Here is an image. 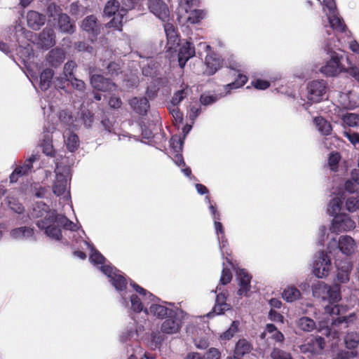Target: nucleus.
<instances>
[{"mask_svg":"<svg viewBox=\"0 0 359 359\" xmlns=\"http://www.w3.org/2000/svg\"><path fill=\"white\" fill-rule=\"evenodd\" d=\"M201 112L200 104L195 102L189 105L187 116L189 118L194 122Z\"/></svg>","mask_w":359,"mask_h":359,"instance_id":"53","label":"nucleus"},{"mask_svg":"<svg viewBox=\"0 0 359 359\" xmlns=\"http://www.w3.org/2000/svg\"><path fill=\"white\" fill-rule=\"evenodd\" d=\"M140 65L142 67V74L146 76H152L157 69V65L152 57L144 58L140 62Z\"/></svg>","mask_w":359,"mask_h":359,"instance_id":"35","label":"nucleus"},{"mask_svg":"<svg viewBox=\"0 0 359 359\" xmlns=\"http://www.w3.org/2000/svg\"><path fill=\"white\" fill-rule=\"evenodd\" d=\"M345 189L350 192L357 191L359 187V170H354L351 172V179L345 183Z\"/></svg>","mask_w":359,"mask_h":359,"instance_id":"39","label":"nucleus"},{"mask_svg":"<svg viewBox=\"0 0 359 359\" xmlns=\"http://www.w3.org/2000/svg\"><path fill=\"white\" fill-rule=\"evenodd\" d=\"M319 326V331L322 332L323 334L326 335L327 337H332L333 339H338L339 338V333L337 327L339 326L346 327L347 321L344 317H338L337 319L332 320L331 327H329L327 325L326 327H324L321 323H320Z\"/></svg>","mask_w":359,"mask_h":359,"instance_id":"19","label":"nucleus"},{"mask_svg":"<svg viewBox=\"0 0 359 359\" xmlns=\"http://www.w3.org/2000/svg\"><path fill=\"white\" fill-rule=\"evenodd\" d=\"M336 246L339 251L346 256H351L355 253L357 245L355 240L349 236H341L338 241L332 239L327 245L329 252H332V248Z\"/></svg>","mask_w":359,"mask_h":359,"instance_id":"8","label":"nucleus"},{"mask_svg":"<svg viewBox=\"0 0 359 359\" xmlns=\"http://www.w3.org/2000/svg\"><path fill=\"white\" fill-rule=\"evenodd\" d=\"M177 313L174 311V314L169 315L161 325L160 330L165 334H175L180 332L182 322L176 317Z\"/></svg>","mask_w":359,"mask_h":359,"instance_id":"12","label":"nucleus"},{"mask_svg":"<svg viewBox=\"0 0 359 359\" xmlns=\"http://www.w3.org/2000/svg\"><path fill=\"white\" fill-rule=\"evenodd\" d=\"M90 83L93 88L100 91L112 92L116 89L114 83L100 74H93L90 76Z\"/></svg>","mask_w":359,"mask_h":359,"instance_id":"20","label":"nucleus"},{"mask_svg":"<svg viewBox=\"0 0 359 359\" xmlns=\"http://www.w3.org/2000/svg\"><path fill=\"white\" fill-rule=\"evenodd\" d=\"M63 138L65 144L69 151L74 152L79 147V138L76 134L71 131V129L66 130L64 132Z\"/></svg>","mask_w":359,"mask_h":359,"instance_id":"29","label":"nucleus"},{"mask_svg":"<svg viewBox=\"0 0 359 359\" xmlns=\"http://www.w3.org/2000/svg\"><path fill=\"white\" fill-rule=\"evenodd\" d=\"M213 292L217 293L216 297V304L213 308L212 312L208 313V316L210 317L213 313L217 315L222 314L224 311H227L230 309V306L226 303V299L228 296L226 290H222L220 285H217L215 290H212Z\"/></svg>","mask_w":359,"mask_h":359,"instance_id":"13","label":"nucleus"},{"mask_svg":"<svg viewBox=\"0 0 359 359\" xmlns=\"http://www.w3.org/2000/svg\"><path fill=\"white\" fill-rule=\"evenodd\" d=\"M76 118L80 121V125L83 123L87 128L91 126L93 121V114L87 109H81V111L78 113V117Z\"/></svg>","mask_w":359,"mask_h":359,"instance_id":"47","label":"nucleus"},{"mask_svg":"<svg viewBox=\"0 0 359 359\" xmlns=\"http://www.w3.org/2000/svg\"><path fill=\"white\" fill-rule=\"evenodd\" d=\"M15 34L16 36V39L19 41V38L21 36H25V38L32 40L34 33L32 32L28 31L25 29V27H22L20 22L17 23L15 26Z\"/></svg>","mask_w":359,"mask_h":359,"instance_id":"49","label":"nucleus"},{"mask_svg":"<svg viewBox=\"0 0 359 359\" xmlns=\"http://www.w3.org/2000/svg\"><path fill=\"white\" fill-rule=\"evenodd\" d=\"M59 119L60 123L69 129H77L80 126V121L76 117H74L67 110H62L59 113Z\"/></svg>","mask_w":359,"mask_h":359,"instance_id":"27","label":"nucleus"},{"mask_svg":"<svg viewBox=\"0 0 359 359\" xmlns=\"http://www.w3.org/2000/svg\"><path fill=\"white\" fill-rule=\"evenodd\" d=\"M12 238L18 241L27 240L34 236L33 228L28 226H21L12 229L10 232Z\"/></svg>","mask_w":359,"mask_h":359,"instance_id":"30","label":"nucleus"},{"mask_svg":"<svg viewBox=\"0 0 359 359\" xmlns=\"http://www.w3.org/2000/svg\"><path fill=\"white\" fill-rule=\"evenodd\" d=\"M6 203L10 209L14 212L21 214L25 210L23 205L19 203L18 199L14 195L9 194L6 197Z\"/></svg>","mask_w":359,"mask_h":359,"instance_id":"42","label":"nucleus"},{"mask_svg":"<svg viewBox=\"0 0 359 359\" xmlns=\"http://www.w3.org/2000/svg\"><path fill=\"white\" fill-rule=\"evenodd\" d=\"M43 152L48 156H54L55 149L52 144V137L49 134L44 135L42 143Z\"/></svg>","mask_w":359,"mask_h":359,"instance_id":"46","label":"nucleus"},{"mask_svg":"<svg viewBox=\"0 0 359 359\" xmlns=\"http://www.w3.org/2000/svg\"><path fill=\"white\" fill-rule=\"evenodd\" d=\"M168 109L176 123H180L183 120V114L180 111L178 106L168 104Z\"/></svg>","mask_w":359,"mask_h":359,"instance_id":"56","label":"nucleus"},{"mask_svg":"<svg viewBox=\"0 0 359 359\" xmlns=\"http://www.w3.org/2000/svg\"><path fill=\"white\" fill-rule=\"evenodd\" d=\"M126 15V10L123 8L120 9V11L117 12L107 24V26L109 28H115L116 29L121 30L122 27V22Z\"/></svg>","mask_w":359,"mask_h":359,"instance_id":"40","label":"nucleus"},{"mask_svg":"<svg viewBox=\"0 0 359 359\" xmlns=\"http://www.w3.org/2000/svg\"><path fill=\"white\" fill-rule=\"evenodd\" d=\"M346 210L349 212L359 211V197L350 196L346 201Z\"/></svg>","mask_w":359,"mask_h":359,"instance_id":"55","label":"nucleus"},{"mask_svg":"<svg viewBox=\"0 0 359 359\" xmlns=\"http://www.w3.org/2000/svg\"><path fill=\"white\" fill-rule=\"evenodd\" d=\"M47 13L53 20L57 19L61 32L67 33L74 32V25L71 23L69 17L67 14L61 13L60 8L55 4H50L48 5Z\"/></svg>","mask_w":359,"mask_h":359,"instance_id":"10","label":"nucleus"},{"mask_svg":"<svg viewBox=\"0 0 359 359\" xmlns=\"http://www.w3.org/2000/svg\"><path fill=\"white\" fill-rule=\"evenodd\" d=\"M164 30L167 37L166 51L170 53L177 52V48L180 43L174 26L170 23H166L164 25Z\"/></svg>","mask_w":359,"mask_h":359,"instance_id":"15","label":"nucleus"},{"mask_svg":"<svg viewBox=\"0 0 359 359\" xmlns=\"http://www.w3.org/2000/svg\"><path fill=\"white\" fill-rule=\"evenodd\" d=\"M353 357L354 355L352 352L341 350L338 351L337 353L333 354L332 359H351Z\"/></svg>","mask_w":359,"mask_h":359,"instance_id":"63","label":"nucleus"},{"mask_svg":"<svg viewBox=\"0 0 359 359\" xmlns=\"http://www.w3.org/2000/svg\"><path fill=\"white\" fill-rule=\"evenodd\" d=\"M335 264L337 269V280L341 283L348 282L352 269L351 262L348 259L344 261L336 259Z\"/></svg>","mask_w":359,"mask_h":359,"instance_id":"22","label":"nucleus"},{"mask_svg":"<svg viewBox=\"0 0 359 359\" xmlns=\"http://www.w3.org/2000/svg\"><path fill=\"white\" fill-rule=\"evenodd\" d=\"M69 81H71L72 86L74 89L78 90L80 92H83L86 88V84L82 80L74 77Z\"/></svg>","mask_w":359,"mask_h":359,"instance_id":"64","label":"nucleus"},{"mask_svg":"<svg viewBox=\"0 0 359 359\" xmlns=\"http://www.w3.org/2000/svg\"><path fill=\"white\" fill-rule=\"evenodd\" d=\"M83 244L90 250L89 259L90 262L107 277L109 281L119 294L120 303L123 306L130 309L136 313L143 311L147 316L151 315L159 319L174 314V310L168 308L164 304H159L160 299L154 294L135 283L130 281V285L137 294L133 293L128 290L123 273L112 266L92 244L86 241H83Z\"/></svg>","mask_w":359,"mask_h":359,"instance_id":"1","label":"nucleus"},{"mask_svg":"<svg viewBox=\"0 0 359 359\" xmlns=\"http://www.w3.org/2000/svg\"><path fill=\"white\" fill-rule=\"evenodd\" d=\"M38 159L39 156L37 154H32L25 161L23 165L17 167L10 175L11 182H16L20 177L31 172L33 168L32 163Z\"/></svg>","mask_w":359,"mask_h":359,"instance_id":"17","label":"nucleus"},{"mask_svg":"<svg viewBox=\"0 0 359 359\" xmlns=\"http://www.w3.org/2000/svg\"><path fill=\"white\" fill-rule=\"evenodd\" d=\"M323 6V11L327 17L329 29L326 30L327 34L330 36L325 41L324 50L330 55V59L325 65L320 68V72L329 76L337 75L342 70L341 59L342 55L336 50H340L333 32H342L346 29V25L343 20L338 16L337 7L334 0H317Z\"/></svg>","mask_w":359,"mask_h":359,"instance_id":"2","label":"nucleus"},{"mask_svg":"<svg viewBox=\"0 0 359 359\" xmlns=\"http://www.w3.org/2000/svg\"><path fill=\"white\" fill-rule=\"evenodd\" d=\"M82 29L96 36L99 32V27L97 23V18L94 15L87 16L82 22Z\"/></svg>","mask_w":359,"mask_h":359,"instance_id":"32","label":"nucleus"},{"mask_svg":"<svg viewBox=\"0 0 359 359\" xmlns=\"http://www.w3.org/2000/svg\"><path fill=\"white\" fill-rule=\"evenodd\" d=\"M313 296L323 300H328L330 304L325 306V312L330 316H337L340 313V309L336 304L341 300L340 286L334 284L330 286L323 281L316 280L311 285Z\"/></svg>","mask_w":359,"mask_h":359,"instance_id":"5","label":"nucleus"},{"mask_svg":"<svg viewBox=\"0 0 359 359\" xmlns=\"http://www.w3.org/2000/svg\"><path fill=\"white\" fill-rule=\"evenodd\" d=\"M56 163L55 180L53 184V192L57 196L65 195L67 201L70 198L68 191V187L71 180L70 168L69 166H62L58 163Z\"/></svg>","mask_w":359,"mask_h":359,"instance_id":"6","label":"nucleus"},{"mask_svg":"<svg viewBox=\"0 0 359 359\" xmlns=\"http://www.w3.org/2000/svg\"><path fill=\"white\" fill-rule=\"evenodd\" d=\"M296 326L303 332H310L316 329V322L311 318L303 316L296 320Z\"/></svg>","mask_w":359,"mask_h":359,"instance_id":"33","label":"nucleus"},{"mask_svg":"<svg viewBox=\"0 0 359 359\" xmlns=\"http://www.w3.org/2000/svg\"><path fill=\"white\" fill-rule=\"evenodd\" d=\"M38 46L42 48L48 49L55 43V35L54 30L51 28H45L38 36Z\"/></svg>","mask_w":359,"mask_h":359,"instance_id":"24","label":"nucleus"},{"mask_svg":"<svg viewBox=\"0 0 359 359\" xmlns=\"http://www.w3.org/2000/svg\"><path fill=\"white\" fill-rule=\"evenodd\" d=\"M227 67L233 69L238 73L236 80L229 84L224 86V89L226 91L224 93H220L219 94H213L210 93H204L200 97L201 104L205 106L212 104L217 102L219 99L231 93V90L237 89L244 86L248 81V77L241 74V72L244 70V65L241 62L237 61L234 56H230L226 62Z\"/></svg>","mask_w":359,"mask_h":359,"instance_id":"4","label":"nucleus"},{"mask_svg":"<svg viewBox=\"0 0 359 359\" xmlns=\"http://www.w3.org/2000/svg\"><path fill=\"white\" fill-rule=\"evenodd\" d=\"M118 7L119 3L116 0L109 1L104 7V13L107 16L114 15L120 11Z\"/></svg>","mask_w":359,"mask_h":359,"instance_id":"51","label":"nucleus"},{"mask_svg":"<svg viewBox=\"0 0 359 359\" xmlns=\"http://www.w3.org/2000/svg\"><path fill=\"white\" fill-rule=\"evenodd\" d=\"M301 295L299 290L294 285L286 287L282 292V297L287 302H294L300 299Z\"/></svg>","mask_w":359,"mask_h":359,"instance_id":"36","label":"nucleus"},{"mask_svg":"<svg viewBox=\"0 0 359 359\" xmlns=\"http://www.w3.org/2000/svg\"><path fill=\"white\" fill-rule=\"evenodd\" d=\"M238 321H233L229 328L221 334V339L225 340H229L230 339H231L234 336V334L238 332Z\"/></svg>","mask_w":359,"mask_h":359,"instance_id":"52","label":"nucleus"},{"mask_svg":"<svg viewBox=\"0 0 359 359\" xmlns=\"http://www.w3.org/2000/svg\"><path fill=\"white\" fill-rule=\"evenodd\" d=\"M236 276L238 280L239 289L238 294L239 296H248L250 290L251 276L243 269H238L236 271Z\"/></svg>","mask_w":359,"mask_h":359,"instance_id":"21","label":"nucleus"},{"mask_svg":"<svg viewBox=\"0 0 359 359\" xmlns=\"http://www.w3.org/2000/svg\"><path fill=\"white\" fill-rule=\"evenodd\" d=\"M138 337H136V334L134 332V330L131 328H127L120 336V340L122 342H127L132 339H137Z\"/></svg>","mask_w":359,"mask_h":359,"instance_id":"60","label":"nucleus"},{"mask_svg":"<svg viewBox=\"0 0 359 359\" xmlns=\"http://www.w3.org/2000/svg\"><path fill=\"white\" fill-rule=\"evenodd\" d=\"M250 350V344L245 339H240L236 345L235 354L237 356H243L245 353H249Z\"/></svg>","mask_w":359,"mask_h":359,"instance_id":"45","label":"nucleus"},{"mask_svg":"<svg viewBox=\"0 0 359 359\" xmlns=\"http://www.w3.org/2000/svg\"><path fill=\"white\" fill-rule=\"evenodd\" d=\"M26 18L28 27L34 30H39L46 22V16L35 11H28Z\"/></svg>","mask_w":359,"mask_h":359,"instance_id":"26","label":"nucleus"},{"mask_svg":"<svg viewBox=\"0 0 359 359\" xmlns=\"http://www.w3.org/2000/svg\"><path fill=\"white\" fill-rule=\"evenodd\" d=\"M223 60L215 53L207 54L205 63L206 65V74L208 75L214 74L223 65Z\"/></svg>","mask_w":359,"mask_h":359,"instance_id":"25","label":"nucleus"},{"mask_svg":"<svg viewBox=\"0 0 359 359\" xmlns=\"http://www.w3.org/2000/svg\"><path fill=\"white\" fill-rule=\"evenodd\" d=\"M232 278V275L230 269L225 266V263L223 262V269L222 271V275L219 280V283L221 285H226L227 283H230Z\"/></svg>","mask_w":359,"mask_h":359,"instance_id":"58","label":"nucleus"},{"mask_svg":"<svg viewBox=\"0 0 359 359\" xmlns=\"http://www.w3.org/2000/svg\"><path fill=\"white\" fill-rule=\"evenodd\" d=\"M53 77V71L50 69L43 70L40 74L39 88L41 90H46L50 86Z\"/></svg>","mask_w":359,"mask_h":359,"instance_id":"37","label":"nucleus"},{"mask_svg":"<svg viewBox=\"0 0 359 359\" xmlns=\"http://www.w3.org/2000/svg\"><path fill=\"white\" fill-rule=\"evenodd\" d=\"M148 7L151 13L161 20L165 22L169 18V9L162 0H149Z\"/></svg>","mask_w":359,"mask_h":359,"instance_id":"14","label":"nucleus"},{"mask_svg":"<svg viewBox=\"0 0 359 359\" xmlns=\"http://www.w3.org/2000/svg\"><path fill=\"white\" fill-rule=\"evenodd\" d=\"M187 21L191 24H196L199 22L204 17L205 12L203 10L194 9L190 11H188Z\"/></svg>","mask_w":359,"mask_h":359,"instance_id":"48","label":"nucleus"},{"mask_svg":"<svg viewBox=\"0 0 359 359\" xmlns=\"http://www.w3.org/2000/svg\"><path fill=\"white\" fill-rule=\"evenodd\" d=\"M334 113L340 118L343 123L349 127H359V114L355 113H348L339 107H335Z\"/></svg>","mask_w":359,"mask_h":359,"instance_id":"23","label":"nucleus"},{"mask_svg":"<svg viewBox=\"0 0 359 359\" xmlns=\"http://www.w3.org/2000/svg\"><path fill=\"white\" fill-rule=\"evenodd\" d=\"M191 92V88L187 84H182L180 89L177 90L169 104L178 106L180 103L187 97Z\"/></svg>","mask_w":359,"mask_h":359,"instance_id":"34","label":"nucleus"},{"mask_svg":"<svg viewBox=\"0 0 359 359\" xmlns=\"http://www.w3.org/2000/svg\"><path fill=\"white\" fill-rule=\"evenodd\" d=\"M164 334L161 332H159L158 331L152 332L151 334V339L149 341L148 344L151 347V348L155 350L160 348L162 345L163 341H164Z\"/></svg>","mask_w":359,"mask_h":359,"instance_id":"44","label":"nucleus"},{"mask_svg":"<svg viewBox=\"0 0 359 359\" xmlns=\"http://www.w3.org/2000/svg\"><path fill=\"white\" fill-rule=\"evenodd\" d=\"M65 51L61 48L51 50L46 56V60L52 67H57L65 60Z\"/></svg>","mask_w":359,"mask_h":359,"instance_id":"31","label":"nucleus"},{"mask_svg":"<svg viewBox=\"0 0 359 359\" xmlns=\"http://www.w3.org/2000/svg\"><path fill=\"white\" fill-rule=\"evenodd\" d=\"M344 343L347 348H356L359 344V334L356 332H350L344 337Z\"/></svg>","mask_w":359,"mask_h":359,"instance_id":"43","label":"nucleus"},{"mask_svg":"<svg viewBox=\"0 0 359 359\" xmlns=\"http://www.w3.org/2000/svg\"><path fill=\"white\" fill-rule=\"evenodd\" d=\"M341 156L337 152H332L330 154L328 158V165L332 171H336L339 163Z\"/></svg>","mask_w":359,"mask_h":359,"instance_id":"57","label":"nucleus"},{"mask_svg":"<svg viewBox=\"0 0 359 359\" xmlns=\"http://www.w3.org/2000/svg\"><path fill=\"white\" fill-rule=\"evenodd\" d=\"M30 217L37 219L36 225L38 228L43 231L48 238L57 241L62 238L61 227L71 231L79 229L76 224L70 221L65 215L58 214L55 210L50 209L48 205L41 201L33 205Z\"/></svg>","mask_w":359,"mask_h":359,"instance_id":"3","label":"nucleus"},{"mask_svg":"<svg viewBox=\"0 0 359 359\" xmlns=\"http://www.w3.org/2000/svg\"><path fill=\"white\" fill-rule=\"evenodd\" d=\"M355 227V223L346 214H340L335 215L332 219L330 231L333 233H340L343 231H348Z\"/></svg>","mask_w":359,"mask_h":359,"instance_id":"11","label":"nucleus"},{"mask_svg":"<svg viewBox=\"0 0 359 359\" xmlns=\"http://www.w3.org/2000/svg\"><path fill=\"white\" fill-rule=\"evenodd\" d=\"M76 67V65L75 62L71 60L68 61L64 66V79L65 81H69L73 76V72L75 68Z\"/></svg>","mask_w":359,"mask_h":359,"instance_id":"54","label":"nucleus"},{"mask_svg":"<svg viewBox=\"0 0 359 359\" xmlns=\"http://www.w3.org/2000/svg\"><path fill=\"white\" fill-rule=\"evenodd\" d=\"M264 333L269 335V337L277 342H281L284 339V335L273 325L269 323L266 325Z\"/></svg>","mask_w":359,"mask_h":359,"instance_id":"41","label":"nucleus"},{"mask_svg":"<svg viewBox=\"0 0 359 359\" xmlns=\"http://www.w3.org/2000/svg\"><path fill=\"white\" fill-rule=\"evenodd\" d=\"M313 268V273L317 278L327 276L332 269V263L327 255L323 251L318 252L315 257Z\"/></svg>","mask_w":359,"mask_h":359,"instance_id":"9","label":"nucleus"},{"mask_svg":"<svg viewBox=\"0 0 359 359\" xmlns=\"http://www.w3.org/2000/svg\"><path fill=\"white\" fill-rule=\"evenodd\" d=\"M272 359H290V353L278 348H274L271 353Z\"/></svg>","mask_w":359,"mask_h":359,"instance_id":"61","label":"nucleus"},{"mask_svg":"<svg viewBox=\"0 0 359 359\" xmlns=\"http://www.w3.org/2000/svg\"><path fill=\"white\" fill-rule=\"evenodd\" d=\"M327 85L324 80H316L307 85V98L313 102H319L327 99Z\"/></svg>","mask_w":359,"mask_h":359,"instance_id":"7","label":"nucleus"},{"mask_svg":"<svg viewBox=\"0 0 359 359\" xmlns=\"http://www.w3.org/2000/svg\"><path fill=\"white\" fill-rule=\"evenodd\" d=\"M325 340L321 337H312L299 346L301 352L304 353H318L325 347Z\"/></svg>","mask_w":359,"mask_h":359,"instance_id":"16","label":"nucleus"},{"mask_svg":"<svg viewBox=\"0 0 359 359\" xmlns=\"http://www.w3.org/2000/svg\"><path fill=\"white\" fill-rule=\"evenodd\" d=\"M179 49L177 51L178 62L180 67L183 68L186 65L187 62L194 57L196 54V50L192 43L190 41H185L180 43L178 46Z\"/></svg>","mask_w":359,"mask_h":359,"instance_id":"18","label":"nucleus"},{"mask_svg":"<svg viewBox=\"0 0 359 359\" xmlns=\"http://www.w3.org/2000/svg\"><path fill=\"white\" fill-rule=\"evenodd\" d=\"M341 204L342 203L339 198L335 197L332 198L328 205V212L332 215H338V213L341 210Z\"/></svg>","mask_w":359,"mask_h":359,"instance_id":"50","label":"nucleus"},{"mask_svg":"<svg viewBox=\"0 0 359 359\" xmlns=\"http://www.w3.org/2000/svg\"><path fill=\"white\" fill-rule=\"evenodd\" d=\"M314 123L318 130L323 135H328L331 133L332 128L330 122L321 116L314 118Z\"/></svg>","mask_w":359,"mask_h":359,"instance_id":"38","label":"nucleus"},{"mask_svg":"<svg viewBox=\"0 0 359 359\" xmlns=\"http://www.w3.org/2000/svg\"><path fill=\"white\" fill-rule=\"evenodd\" d=\"M170 147L175 153L181 152L183 140L179 136H173L170 141Z\"/></svg>","mask_w":359,"mask_h":359,"instance_id":"59","label":"nucleus"},{"mask_svg":"<svg viewBox=\"0 0 359 359\" xmlns=\"http://www.w3.org/2000/svg\"><path fill=\"white\" fill-rule=\"evenodd\" d=\"M129 104L133 111L140 115H145L150 107L146 97H133L129 100Z\"/></svg>","mask_w":359,"mask_h":359,"instance_id":"28","label":"nucleus"},{"mask_svg":"<svg viewBox=\"0 0 359 359\" xmlns=\"http://www.w3.org/2000/svg\"><path fill=\"white\" fill-rule=\"evenodd\" d=\"M344 135L353 145H356L357 144H359V134L358 133L348 130V131H344Z\"/></svg>","mask_w":359,"mask_h":359,"instance_id":"62","label":"nucleus"}]
</instances>
